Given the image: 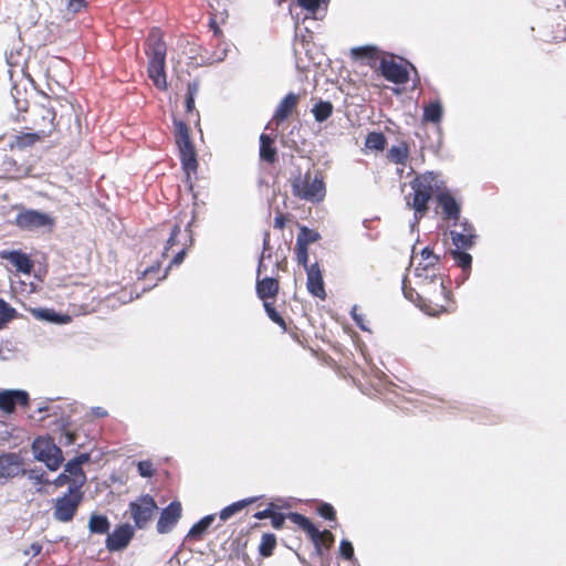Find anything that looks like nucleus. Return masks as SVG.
I'll list each match as a JSON object with an SVG mask.
<instances>
[{
    "label": "nucleus",
    "instance_id": "f257e3e1",
    "mask_svg": "<svg viewBox=\"0 0 566 566\" xmlns=\"http://www.w3.org/2000/svg\"><path fill=\"white\" fill-rule=\"evenodd\" d=\"M413 276L418 291L411 287L408 289L405 280L402 285L405 296L410 301H415V294L419 306L428 315L434 316L442 312H448L449 293L442 277L438 275L437 266H426L422 263H417Z\"/></svg>",
    "mask_w": 566,
    "mask_h": 566
},
{
    "label": "nucleus",
    "instance_id": "f03ea898",
    "mask_svg": "<svg viewBox=\"0 0 566 566\" xmlns=\"http://www.w3.org/2000/svg\"><path fill=\"white\" fill-rule=\"evenodd\" d=\"M412 195L407 197V205L415 209L416 220L412 227L418 220L427 212L428 201L432 195L439 190L438 178L433 172H427L417 177L411 182Z\"/></svg>",
    "mask_w": 566,
    "mask_h": 566
},
{
    "label": "nucleus",
    "instance_id": "7ed1b4c3",
    "mask_svg": "<svg viewBox=\"0 0 566 566\" xmlns=\"http://www.w3.org/2000/svg\"><path fill=\"white\" fill-rule=\"evenodd\" d=\"M148 75L159 90L167 88L165 60L166 44L158 33H151L148 39Z\"/></svg>",
    "mask_w": 566,
    "mask_h": 566
},
{
    "label": "nucleus",
    "instance_id": "20e7f679",
    "mask_svg": "<svg viewBox=\"0 0 566 566\" xmlns=\"http://www.w3.org/2000/svg\"><path fill=\"white\" fill-rule=\"evenodd\" d=\"M293 195L310 202H319L326 195L322 176L306 172L292 181Z\"/></svg>",
    "mask_w": 566,
    "mask_h": 566
},
{
    "label": "nucleus",
    "instance_id": "39448f33",
    "mask_svg": "<svg viewBox=\"0 0 566 566\" xmlns=\"http://www.w3.org/2000/svg\"><path fill=\"white\" fill-rule=\"evenodd\" d=\"M32 452L50 471H56L62 464V450L51 438H36L32 443Z\"/></svg>",
    "mask_w": 566,
    "mask_h": 566
},
{
    "label": "nucleus",
    "instance_id": "423d86ee",
    "mask_svg": "<svg viewBox=\"0 0 566 566\" xmlns=\"http://www.w3.org/2000/svg\"><path fill=\"white\" fill-rule=\"evenodd\" d=\"M14 223L23 231H38L41 229L52 230L55 221L49 213L22 208L18 212Z\"/></svg>",
    "mask_w": 566,
    "mask_h": 566
},
{
    "label": "nucleus",
    "instance_id": "0eeeda50",
    "mask_svg": "<svg viewBox=\"0 0 566 566\" xmlns=\"http://www.w3.org/2000/svg\"><path fill=\"white\" fill-rule=\"evenodd\" d=\"M82 492L69 490L54 500L53 516L56 521L67 523L73 520L82 501Z\"/></svg>",
    "mask_w": 566,
    "mask_h": 566
},
{
    "label": "nucleus",
    "instance_id": "6e6552de",
    "mask_svg": "<svg viewBox=\"0 0 566 566\" xmlns=\"http://www.w3.org/2000/svg\"><path fill=\"white\" fill-rule=\"evenodd\" d=\"M157 505L150 495L140 496L129 504V512L138 528H144L151 520Z\"/></svg>",
    "mask_w": 566,
    "mask_h": 566
},
{
    "label": "nucleus",
    "instance_id": "1a4fd4ad",
    "mask_svg": "<svg viewBox=\"0 0 566 566\" xmlns=\"http://www.w3.org/2000/svg\"><path fill=\"white\" fill-rule=\"evenodd\" d=\"M46 137H49L48 129H36L34 133H20L9 138L8 146L13 151H24Z\"/></svg>",
    "mask_w": 566,
    "mask_h": 566
},
{
    "label": "nucleus",
    "instance_id": "9d476101",
    "mask_svg": "<svg viewBox=\"0 0 566 566\" xmlns=\"http://www.w3.org/2000/svg\"><path fill=\"white\" fill-rule=\"evenodd\" d=\"M379 70L381 74L390 82L403 84L408 81V70L402 62H397L392 57H382Z\"/></svg>",
    "mask_w": 566,
    "mask_h": 566
},
{
    "label": "nucleus",
    "instance_id": "9b49d317",
    "mask_svg": "<svg viewBox=\"0 0 566 566\" xmlns=\"http://www.w3.org/2000/svg\"><path fill=\"white\" fill-rule=\"evenodd\" d=\"M181 517V504L179 502H171L166 509L163 510L160 517L157 522V532L159 534L169 533L179 518Z\"/></svg>",
    "mask_w": 566,
    "mask_h": 566
},
{
    "label": "nucleus",
    "instance_id": "f8f14e48",
    "mask_svg": "<svg viewBox=\"0 0 566 566\" xmlns=\"http://www.w3.org/2000/svg\"><path fill=\"white\" fill-rule=\"evenodd\" d=\"M134 535V530L129 524H123L116 527L106 538V547L109 551H120L125 548Z\"/></svg>",
    "mask_w": 566,
    "mask_h": 566
},
{
    "label": "nucleus",
    "instance_id": "ddd939ff",
    "mask_svg": "<svg viewBox=\"0 0 566 566\" xmlns=\"http://www.w3.org/2000/svg\"><path fill=\"white\" fill-rule=\"evenodd\" d=\"M307 282L306 286L308 292L321 300L326 297V292L324 289L323 275L317 263H314L306 268Z\"/></svg>",
    "mask_w": 566,
    "mask_h": 566
},
{
    "label": "nucleus",
    "instance_id": "4468645a",
    "mask_svg": "<svg viewBox=\"0 0 566 566\" xmlns=\"http://www.w3.org/2000/svg\"><path fill=\"white\" fill-rule=\"evenodd\" d=\"M0 258L10 262L15 266L17 271L30 274L33 268V263L28 254L18 250H4L0 252Z\"/></svg>",
    "mask_w": 566,
    "mask_h": 566
},
{
    "label": "nucleus",
    "instance_id": "2eb2a0df",
    "mask_svg": "<svg viewBox=\"0 0 566 566\" xmlns=\"http://www.w3.org/2000/svg\"><path fill=\"white\" fill-rule=\"evenodd\" d=\"M28 400L29 395L24 390H3L0 392V409L11 412L17 405L25 406Z\"/></svg>",
    "mask_w": 566,
    "mask_h": 566
},
{
    "label": "nucleus",
    "instance_id": "dca6fc26",
    "mask_svg": "<svg viewBox=\"0 0 566 566\" xmlns=\"http://www.w3.org/2000/svg\"><path fill=\"white\" fill-rule=\"evenodd\" d=\"M459 227H464L465 233H460L459 230H452L450 234L453 245L458 250H467L472 248L475 238L472 226L469 224L468 222H462L459 223Z\"/></svg>",
    "mask_w": 566,
    "mask_h": 566
},
{
    "label": "nucleus",
    "instance_id": "f3484780",
    "mask_svg": "<svg viewBox=\"0 0 566 566\" xmlns=\"http://www.w3.org/2000/svg\"><path fill=\"white\" fill-rule=\"evenodd\" d=\"M298 101L300 96L297 94L289 93L277 105L275 113L273 115V120L276 122V124H280L283 120H285L295 109Z\"/></svg>",
    "mask_w": 566,
    "mask_h": 566
},
{
    "label": "nucleus",
    "instance_id": "a211bd4d",
    "mask_svg": "<svg viewBox=\"0 0 566 566\" xmlns=\"http://www.w3.org/2000/svg\"><path fill=\"white\" fill-rule=\"evenodd\" d=\"M180 153L182 168L189 177L197 169V157L191 140L177 144Z\"/></svg>",
    "mask_w": 566,
    "mask_h": 566
},
{
    "label": "nucleus",
    "instance_id": "6ab92c4d",
    "mask_svg": "<svg viewBox=\"0 0 566 566\" xmlns=\"http://www.w3.org/2000/svg\"><path fill=\"white\" fill-rule=\"evenodd\" d=\"M438 203L441 207L446 218L458 221L460 218V206L455 199L448 192H440L438 195Z\"/></svg>",
    "mask_w": 566,
    "mask_h": 566
},
{
    "label": "nucleus",
    "instance_id": "aec40b11",
    "mask_svg": "<svg viewBox=\"0 0 566 566\" xmlns=\"http://www.w3.org/2000/svg\"><path fill=\"white\" fill-rule=\"evenodd\" d=\"M20 460L17 454L0 455V479L15 476L20 471Z\"/></svg>",
    "mask_w": 566,
    "mask_h": 566
},
{
    "label": "nucleus",
    "instance_id": "412c9836",
    "mask_svg": "<svg viewBox=\"0 0 566 566\" xmlns=\"http://www.w3.org/2000/svg\"><path fill=\"white\" fill-rule=\"evenodd\" d=\"M64 472L71 476V485L69 490L81 491V488L86 482L85 473L83 469L77 465L76 462H72L71 460L65 464Z\"/></svg>",
    "mask_w": 566,
    "mask_h": 566
},
{
    "label": "nucleus",
    "instance_id": "4be33fe9",
    "mask_svg": "<svg viewBox=\"0 0 566 566\" xmlns=\"http://www.w3.org/2000/svg\"><path fill=\"white\" fill-rule=\"evenodd\" d=\"M442 116L443 106L440 101H432L423 106L422 122L439 125Z\"/></svg>",
    "mask_w": 566,
    "mask_h": 566
},
{
    "label": "nucleus",
    "instance_id": "5701e85b",
    "mask_svg": "<svg viewBox=\"0 0 566 566\" xmlns=\"http://www.w3.org/2000/svg\"><path fill=\"white\" fill-rule=\"evenodd\" d=\"M39 118L34 120L36 129H48L49 136L54 130L55 113L52 108L41 106L39 108Z\"/></svg>",
    "mask_w": 566,
    "mask_h": 566
},
{
    "label": "nucleus",
    "instance_id": "b1692460",
    "mask_svg": "<svg viewBox=\"0 0 566 566\" xmlns=\"http://www.w3.org/2000/svg\"><path fill=\"white\" fill-rule=\"evenodd\" d=\"M279 291V283L272 277H265L256 283L258 296L266 302L269 297H275Z\"/></svg>",
    "mask_w": 566,
    "mask_h": 566
},
{
    "label": "nucleus",
    "instance_id": "393cba45",
    "mask_svg": "<svg viewBox=\"0 0 566 566\" xmlns=\"http://www.w3.org/2000/svg\"><path fill=\"white\" fill-rule=\"evenodd\" d=\"M273 138L262 134L260 136V157L266 163H273L276 157V149L273 147Z\"/></svg>",
    "mask_w": 566,
    "mask_h": 566
},
{
    "label": "nucleus",
    "instance_id": "a878e982",
    "mask_svg": "<svg viewBox=\"0 0 566 566\" xmlns=\"http://www.w3.org/2000/svg\"><path fill=\"white\" fill-rule=\"evenodd\" d=\"M409 156V148L406 143L394 145L387 153V157L395 164L403 165Z\"/></svg>",
    "mask_w": 566,
    "mask_h": 566
},
{
    "label": "nucleus",
    "instance_id": "bb28decb",
    "mask_svg": "<svg viewBox=\"0 0 566 566\" xmlns=\"http://www.w3.org/2000/svg\"><path fill=\"white\" fill-rule=\"evenodd\" d=\"M289 518L294 523L296 524L297 526H300L302 530H304L310 537H317L318 534H319V531L318 528H316L312 523L311 521L298 514V513H291L289 515Z\"/></svg>",
    "mask_w": 566,
    "mask_h": 566
},
{
    "label": "nucleus",
    "instance_id": "cd10ccee",
    "mask_svg": "<svg viewBox=\"0 0 566 566\" xmlns=\"http://www.w3.org/2000/svg\"><path fill=\"white\" fill-rule=\"evenodd\" d=\"M88 528L92 533L106 534L109 530V522L104 515L92 514L88 521Z\"/></svg>",
    "mask_w": 566,
    "mask_h": 566
},
{
    "label": "nucleus",
    "instance_id": "c85d7f7f",
    "mask_svg": "<svg viewBox=\"0 0 566 566\" xmlns=\"http://www.w3.org/2000/svg\"><path fill=\"white\" fill-rule=\"evenodd\" d=\"M214 521V515H207L197 522L188 532L187 537L200 538Z\"/></svg>",
    "mask_w": 566,
    "mask_h": 566
},
{
    "label": "nucleus",
    "instance_id": "c756f323",
    "mask_svg": "<svg viewBox=\"0 0 566 566\" xmlns=\"http://www.w3.org/2000/svg\"><path fill=\"white\" fill-rule=\"evenodd\" d=\"M255 499H247L242 500L235 503H232L231 505L224 507L221 510L219 517L221 521H227L234 514L239 513L243 507L254 502Z\"/></svg>",
    "mask_w": 566,
    "mask_h": 566
},
{
    "label": "nucleus",
    "instance_id": "7c9ffc66",
    "mask_svg": "<svg viewBox=\"0 0 566 566\" xmlns=\"http://www.w3.org/2000/svg\"><path fill=\"white\" fill-rule=\"evenodd\" d=\"M319 238L321 235L317 231L311 230L306 227H301L300 233L296 238V245L308 247L310 244L316 242Z\"/></svg>",
    "mask_w": 566,
    "mask_h": 566
},
{
    "label": "nucleus",
    "instance_id": "2f4dec72",
    "mask_svg": "<svg viewBox=\"0 0 566 566\" xmlns=\"http://www.w3.org/2000/svg\"><path fill=\"white\" fill-rule=\"evenodd\" d=\"M365 146L371 150H382L386 146V138L382 133H369L366 137Z\"/></svg>",
    "mask_w": 566,
    "mask_h": 566
},
{
    "label": "nucleus",
    "instance_id": "473e14b6",
    "mask_svg": "<svg viewBox=\"0 0 566 566\" xmlns=\"http://www.w3.org/2000/svg\"><path fill=\"white\" fill-rule=\"evenodd\" d=\"M313 115L317 122L326 120L333 113V105L329 102H319L313 109Z\"/></svg>",
    "mask_w": 566,
    "mask_h": 566
},
{
    "label": "nucleus",
    "instance_id": "72a5a7b5",
    "mask_svg": "<svg viewBox=\"0 0 566 566\" xmlns=\"http://www.w3.org/2000/svg\"><path fill=\"white\" fill-rule=\"evenodd\" d=\"M33 314L41 319H45L48 322L52 323H67L70 322V316L64 315L61 316L52 311L49 310H34Z\"/></svg>",
    "mask_w": 566,
    "mask_h": 566
},
{
    "label": "nucleus",
    "instance_id": "f704fd0d",
    "mask_svg": "<svg viewBox=\"0 0 566 566\" xmlns=\"http://www.w3.org/2000/svg\"><path fill=\"white\" fill-rule=\"evenodd\" d=\"M15 310L4 300L0 298V329L12 318H14Z\"/></svg>",
    "mask_w": 566,
    "mask_h": 566
},
{
    "label": "nucleus",
    "instance_id": "c9c22d12",
    "mask_svg": "<svg viewBox=\"0 0 566 566\" xmlns=\"http://www.w3.org/2000/svg\"><path fill=\"white\" fill-rule=\"evenodd\" d=\"M276 545V538L273 534H264L260 543V554L262 556H270Z\"/></svg>",
    "mask_w": 566,
    "mask_h": 566
},
{
    "label": "nucleus",
    "instance_id": "e433bc0d",
    "mask_svg": "<svg viewBox=\"0 0 566 566\" xmlns=\"http://www.w3.org/2000/svg\"><path fill=\"white\" fill-rule=\"evenodd\" d=\"M451 254L459 266L463 270H470L472 263V256L463 250H452Z\"/></svg>",
    "mask_w": 566,
    "mask_h": 566
},
{
    "label": "nucleus",
    "instance_id": "4c0bfd02",
    "mask_svg": "<svg viewBox=\"0 0 566 566\" xmlns=\"http://www.w3.org/2000/svg\"><path fill=\"white\" fill-rule=\"evenodd\" d=\"M314 544L318 547L319 545H324L325 547H331L334 543V535L329 531H319L317 537H311Z\"/></svg>",
    "mask_w": 566,
    "mask_h": 566
},
{
    "label": "nucleus",
    "instance_id": "58836bf2",
    "mask_svg": "<svg viewBox=\"0 0 566 566\" xmlns=\"http://www.w3.org/2000/svg\"><path fill=\"white\" fill-rule=\"evenodd\" d=\"M438 256L433 254V252L429 248H424L421 251L420 261L418 263H422L426 266H437Z\"/></svg>",
    "mask_w": 566,
    "mask_h": 566
},
{
    "label": "nucleus",
    "instance_id": "ea45409f",
    "mask_svg": "<svg viewBox=\"0 0 566 566\" xmlns=\"http://www.w3.org/2000/svg\"><path fill=\"white\" fill-rule=\"evenodd\" d=\"M176 125V143H184L189 142V128L188 126L182 122H175Z\"/></svg>",
    "mask_w": 566,
    "mask_h": 566
},
{
    "label": "nucleus",
    "instance_id": "a19ab883",
    "mask_svg": "<svg viewBox=\"0 0 566 566\" xmlns=\"http://www.w3.org/2000/svg\"><path fill=\"white\" fill-rule=\"evenodd\" d=\"M264 308L270 317V319L280 326H285L284 319L281 317V315L275 311V308L271 305L269 302H264Z\"/></svg>",
    "mask_w": 566,
    "mask_h": 566
},
{
    "label": "nucleus",
    "instance_id": "79ce46f5",
    "mask_svg": "<svg viewBox=\"0 0 566 566\" xmlns=\"http://www.w3.org/2000/svg\"><path fill=\"white\" fill-rule=\"evenodd\" d=\"M325 0H297L300 7H302L303 9H305L307 12H310L312 14L316 13V11L318 10L319 6Z\"/></svg>",
    "mask_w": 566,
    "mask_h": 566
},
{
    "label": "nucleus",
    "instance_id": "37998d69",
    "mask_svg": "<svg viewBox=\"0 0 566 566\" xmlns=\"http://www.w3.org/2000/svg\"><path fill=\"white\" fill-rule=\"evenodd\" d=\"M296 260L300 264H302L305 269L308 268L307 260H308V253H307V247L305 245H296Z\"/></svg>",
    "mask_w": 566,
    "mask_h": 566
},
{
    "label": "nucleus",
    "instance_id": "c03bdc74",
    "mask_svg": "<svg viewBox=\"0 0 566 566\" xmlns=\"http://www.w3.org/2000/svg\"><path fill=\"white\" fill-rule=\"evenodd\" d=\"M340 555L346 559H352L354 556V547L347 539H343L339 545Z\"/></svg>",
    "mask_w": 566,
    "mask_h": 566
},
{
    "label": "nucleus",
    "instance_id": "a18cd8bd",
    "mask_svg": "<svg viewBox=\"0 0 566 566\" xmlns=\"http://www.w3.org/2000/svg\"><path fill=\"white\" fill-rule=\"evenodd\" d=\"M138 472L144 478H149L154 473L153 464L149 461H140L138 462Z\"/></svg>",
    "mask_w": 566,
    "mask_h": 566
},
{
    "label": "nucleus",
    "instance_id": "49530a36",
    "mask_svg": "<svg viewBox=\"0 0 566 566\" xmlns=\"http://www.w3.org/2000/svg\"><path fill=\"white\" fill-rule=\"evenodd\" d=\"M318 513L322 517L327 520H334L335 518V512L332 505L329 504H322L318 509Z\"/></svg>",
    "mask_w": 566,
    "mask_h": 566
},
{
    "label": "nucleus",
    "instance_id": "de8ad7c7",
    "mask_svg": "<svg viewBox=\"0 0 566 566\" xmlns=\"http://www.w3.org/2000/svg\"><path fill=\"white\" fill-rule=\"evenodd\" d=\"M66 1H67L66 2L67 9L73 13H76L86 7L85 0H66Z\"/></svg>",
    "mask_w": 566,
    "mask_h": 566
},
{
    "label": "nucleus",
    "instance_id": "09e8293b",
    "mask_svg": "<svg viewBox=\"0 0 566 566\" xmlns=\"http://www.w3.org/2000/svg\"><path fill=\"white\" fill-rule=\"evenodd\" d=\"M358 306L354 305L352 308V316L355 323L363 329L368 331L367 326L365 325V321L361 314H358Z\"/></svg>",
    "mask_w": 566,
    "mask_h": 566
},
{
    "label": "nucleus",
    "instance_id": "8fccbe9b",
    "mask_svg": "<svg viewBox=\"0 0 566 566\" xmlns=\"http://www.w3.org/2000/svg\"><path fill=\"white\" fill-rule=\"evenodd\" d=\"M28 476L29 479L34 483V484H43V483H46L48 481L44 479V473L43 472H40V471H36V470H31L29 473H28Z\"/></svg>",
    "mask_w": 566,
    "mask_h": 566
},
{
    "label": "nucleus",
    "instance_id": "3c124183",
    "mask_svg": "<svg viewBox=\"0 0 566 566\" xmlns=\"http://www.w3.org/2000/svg\"><path fill=\"white\" fill-rule=\"evenodd\" d=\"M271 522H272V526L276 530L283 527L284 525V521H285V516L281 513H273L272 516H271Z\"/></svg>",
    "mask_w": 566,
    "mask_h": 566
},
{
    "label": "nucleus",
    "instance_id": "603ef678",
    "mask_svg": "<svg viewBox=\"0 0 566 566\" xmlns=\"http://www.w3.org/2000/svg\"><path fill=\"white\" fill-rule=\"evenodd\" d=\"M67 483L71 485V476L67 475L65 472L57 475L56 479L53 481V484L57 488H61Z\"/></svg>",
    "mask_w": 566,
    "mask_h": 566
},
{
    "label": "nucleus",
    "instance_id": "864d4df0",
    "mask_svg": "<svg viewBox=\"0 0 566 566\" xmlns=\"http://www.w3.org/2000/svg\"><path fill=\"white\" fill-rule=\"evenodd\" d=\"M75 441H76V438H75L74 432H71V431L63 432L62 439H61L62 443L70 446V444H73Z\"/></svg>",
    "mask_w": 566,
    "mask_h": 566
},
{
    "label": "nucleus",
    "instance_id": "5fc2aeb1",
    "mask_svg": "<svg viewBox=\"0 0 566 566\" xmlns=\"http://www.w3.org/2000/svg\"><path fill=\"white\" fill-rule=\"evenodd\" d=\"M42 545L39 543H33L28 551L24 552L25 555L36 556L41 553Z\"/></svg>",
    "mask_w": 566,
    "mask_h": 566
},
{
    "label": "nucleus",
    "instance_id": "6e6d98bb",
    "mask_svg": "<svg viewBox=\"0 0 566 566\" xmlns=\"http://www.w3.org/2000/svg\"><path fill=\"white\" fill-rule=\"evenodd\" d=\"M71 461L76 462L77 465L82 468L83 464H85L90 461V454L82 453V454L77 455L76 458L72 459Z\"/></svg>",
    "mask_w": 566,
    "mask_h": 566
},
{
    "label": "nucleus",
    "instance_id": "4d7b16f0",
    "mask_svg": "<svg viewBox=\"0 0 566 566\" xmlns=\"http://www.w3.org/2000/svg\"><path fill=\"white\" fill-rule=\"evenodd\" d=\"M179 232H180V227L179 226H175L172 231H171V234H170L169 239L167 240L168 248L175 244L176 238L179 234Z\"/></svg>",
    "mask_w": 566,
    "mask_h": 566
},
{
    "label": "nucleus",
    "instance_id": "13d9d810",
    "mask_svg": "<svg viewBox=\"0 0 566 566\" xmlns=\"http://www.w3.org/2000/svg\"><path fill=\"white\" fill-rule=\"evenodd\" d=\"M374 52H375L374 48H358V49L354 50V53L356 55H360V56L368 55V54L373 55Z\"/></svg>",
    "mask_w": 566,
    "mask_h": 566
},
{
    "label": "nucleus",
    "instance_id": "bf43d9fd",
    "mask_svg": "<svg viewBox=\"0 0 566 566\" xmlns=\"http://www.w3.org/2000/svg\"><path fill=\"white\" fill-rule=\"evenodd\" d=\"M185 255H186V250H185V249H182L180 252H178V253L176 254V256L174 258V260H172V261H171V263H170V266H171V265H178V264H180V263L184 261Z\"/></svg>",
    "mask_w": 566,
    "mask_h": 566
},
{
    "label": "nucleus",
    "instance_id": "052dcab7",
    "mask_svg": "<svg viewBox=\"0 0 566 566\" xmlns=\"http://www.w3.org/2000/svg\"><path fill=\"white\" fill-rule=\"evenodd\" d=\"M199 91V84L197 82H192L188 84V96L195 97V95Z\"/></svg>",
    "mask_w": 566,
    "mask_h": 566
},
{
    "label": "nucleus",
    "instance_id": "680f3d73",
    "mask_svg": "<svg viewBox=\"0 0 566 566\" xmlns=\"http://www.w3.org/2000/svg\"><path fill=\"white\" fill-rule=\"evenodd\" d=\"M273 514L272 510L271 509H266V510H263V511H260L258 513H255L254 517L258 518V520H263V518H266V517H271Z\"/></svg>",
    "mask_w": 566,
    "mask_h": 566
},
{
    "label": "nucleus",
    "instance_id": "e2e57ef3",
    "mask_svg": "<svg viewBox=\"0 0 566 566\" xmlns=\"http://www.w3.org/2000/svg\"><path fill=\"white\" fill-rule=\"evenodd\" d=\"M285 226V220L282 214H279L274 218V227L277 229H283Z\"/></svg>",
    "mask_w": 566,
    "mask_h": 566
},
{
    "label": "nucleus",
    "instance_id": "0e129e2a",
    "mask_svg": "<svg viewBox=\"0 0 566 566\" xmlns=\"http://www.w3.org/2000/svg\"><path fill=\"white\" fill-rule=\"evenodd\" d=\"M195 107V97H191V96H187V99H186V108L188 112H191Z\"/></svg>",
    "mask_w": 566,
    "mask_h": 566
},
{
    "label": "nucleus",
    "instance_id": "69168bd1",
    "mask_svg": "<svg viewBox=\"0 0 566 566\" xmlns=\"http://www.w3.org/2000/svg\"><path fill=\"white\" fill-rule=\"evenodd\" d=\"M92 411H93L94 416H96V417L106 416V411L101 407L93 408Z\"/></svg>",
    "mask_w": 566,
    "mask_h": 566
},
{
    "label": "nucleus",
    "instance_id": "338daca9",
    "mask_svg": "<svg viewBox=\"0 0 566 566\" xmlns=\"http://www.w3.org/2000/svg\"><path fill=\"white\" fill-rule=\"evenodd\" d=\"M46 408H43V406H40L39 411H44Z\"/></svg>",
    "mask_w": 566,
    "mask_h": 566
},
{
    "label": "nucleus",
    "instance_id": "774afa93",
    "mask_svg": "<svg viewBox=\"0 0 566 566\" xmlns=\"http://www.w3.org/2000/svg\"><path fill=\"white\" fill-rule=\"evenodd\" d=\"M462 230H460V233H465L464 227H460Z\"/></svg>",
    "mask_w": 566,
    "mask_h": 566
}]
</instances>
